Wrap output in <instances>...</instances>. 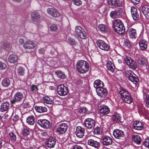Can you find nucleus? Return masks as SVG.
I'll use <instances>...</instances> for the list:
<instances>
[{
	"instance_id": "nucleus-1",
	"label": "nucleus",
	"mask_w": 149,
	"mask_h": 149,
	"mask_svg": "<svg viewBox=\"0 0 149 149\" xmlns=\"http://www.w3.org/2000/svg\"><path fill=\"white\" fill-rule=\"evenodd\" d=\"M114 31L119 34H122L125 32V27L121 20L117 19L114 21L113 25Z\"/></svg>"
},
{
	"instance_id": "nucleus-2",
	"label": "nucleus",
	"mask_w": 149,
	"mask_h": 149,
	"mask_svg": "<svg viewBox=\"0 0 149 149\" xmlns=\"http://www.w3.org/2000/svg\"><path fill=\"white\" fill-rule=\"evenodd\" d=\"M119 93L123 100L125 103L130 104L132 102L130 94L125 89L122 88H119Z\"/></svg>"
},
{
	"instance_id": "nucleus-3",
	"label": "nucleus",
	"mask_w": 149,
	"mask_h": 149,
	"mask_svg": "<svg viewBox=\"0 0 149 149\" xmlns=\"http://www.w3.org/2000/svg\"><path fill=\"white\" fill-rule=\"evenodd\" d=\"M126 75L131 81L133 82L135 84H136L139 79L138 77L131 70H129L126 71Z\"/></svg>"
},
{
	"instance_id": "nucleus-4",
	"label": "nucleus",
	"mask_w": 149,
	"mask_h": 149,
	"mask_svg": "<svg viewBox=\"0 0 149 149\" xmlns=\"http://www.w3.org/2000/svg\"><path fill=\"white\" fill-rule=\"evenodd\" d=\"M124 60L125 63L131 68L134 70L137 68L136 63L130 57L126 56L124 58Z\"/></svg>"
},
{
	"instance_id": "nucleus-5",
	"label": "nucleus",
	"mask_w": 149,
	"mask_h": 149,
	"mask_svg": "<svg viewBox=\"0 0 149 149\" xmlns=\"http://www.w3.org/2000/svg\"><path fill=\"white\" fill-rule=\"evenodd\" d=\"M23 98L24 95L22 93L19 92H17L14 94L10 102L13 104H15L16 103L19 102Z\"/></svg>"
},
{
	"instance_id": "nucleus-6",
	"label": "nucleus",
	"mask_w": 149,
	"mask_h": 149,
	"mask_svg": "<svg viewBox=\"0 0 149 149\" xmlns=\"http://www.w3.org/2000/svg\"><path fill=\"white\" fill-rule=\"evenodd\" d=\"M57 91L58 95L61 96L66 95L68 92L67 87L62 84L58 86Z\"/></svg>"
},
{
	"instance_id": "nucleus-7",
	"label": "nucleus",
	"mask_w": 149,
	"mask_h": 149,
	"mask_svg": "<svg viewBox=\"0 0 149 149\" xmlns=\"http://www.w3.org/2000/svg\"><path fill=\"white\" fill-rule=\"evenodd\" d=\"M97 43L100 48L103 50L108 51L109 49L110 46L103 40H98Z\"/></svg>"
},
{
	"instance_id": "nucleus-8",
	"label": "nucleus",
	"mask_w": 149,
	"mask_h": 149,
	"mask_svg": "<svg viewBox=\"0 0 149 149\" xmlns=\"http://www.w3.org/2000/svg\"><path fill=\"white\" fill-rule=\"evenodd\" d=\"M68 128L67 125L65 123H61L58 125L56 131L60 134L64 133Z\"/></svg>"
},
{
	"instance_id": "nucleus-9",
	"label": "nucleus",
	"mask_w": 149,
	"mask_h": 149,
	"mask_svg": "<svg viewBox=\"0 0 149 149\" xmlns=\"http://www.w3.org/2000/svg\"><path fill=\"white\" fill-rule=\"evenodd\" d=\"M47 13L51 16L57 17L60 15V13L58 10L54 8H50L47 9Z\"/></svg>"
},
{
	"instance_id": "nucleus-10",
	"label": "nucleus",
	"mask_w": 149,
	"mask_h": 149,
	"mask_svg": "<svg viewBox=\"0 0 149 149\" xmlns=\"http://www.w3.org/2000/svg\"><path fill=\"white\" fill-rule=\"evenodd\" d=\"M38 123L44 128H48L50 126L49 122L46 119L38 120Z\"/></svg>"
},
{
	"instance_id": "nucleus-11",
	"label": "nucleus",
	"mask_w": 149,
	"mask_h": 149,
	"mask_svg": "<svg viewBox=\"0 0 149 149\" xmlns=\"http://www.w3.org/2000/svg\"><path fill=\"white\" fill-rule=\"evenodd\" d=\"M56 144L55 139L52 137H50L47 139L45 142L46 146L49 148H52L54 147Z\"/></svg>"
},
{
	"instance_id": "nucleus-12",
	"label": "nucleus",
	"mask_w": 149,
	"mask_h": 149,
	"mask_svg": "<svg viewBox=\"0 0 149 149\" xmlns=\"http://www.w3.org/2000/svg\"><path fill=\"white\" fill-rule=\"evenodd\" d=\"M36 45V44L33 42L28 40L23 44V47L25 49H32L34 48Z\"/></svg>"
},
{
	"instance_id": "nucleus-13",
	"label": "nucleus",
	"mask_w": 149,
	"mask_h": 149,
	"mask_svg": "<svg viewBox=\"0 0 149 149\" xmlns=\"http://www.w3.org/2000/svg\"><path fill=\"white\" fill-rule=\"evenodd\" d=\"M95 125L94 120L91 118H87L84 122V125L88 129H91L92 127L94 126Z\"/></svg>"
},
{
	"instance_id": "nucleus-14",
	"label": "nucleus",
	"mask_w": 149,
	"mask_h": 149,
	"mask_svg": "<svg viewBox=\"0 0 149 149\" xmlns=\"http://www.w3.org/2000/svg\"><path fill=\"white\" fill-rule=\"evenodd\" d=\"M113 135L115 138L118 139H120L121 138L125 136L123 131L118 129H115L114 130Z\"/></svg>"
},
{
	"instance_id": "nucleus-15",
	"label": "nucleus",
	"mask_w": 149,
	"mask_h": 149,
	"mask_svg": "<svg viewBox=\"0 0 149 149\" xmlns=\"http://www.w3.org/2000/svg\"><path fill=\"white\" fill-rule=\"evenodd\" d=\"M97 95L100 97L103 96H106L108 93V92L106 88L103 87L98 88L96 90Z\"/></svg>"
},
{
	"instance_id": "nucleus-16",
	"label": "nucleus",
	"mask_w": 149,
	"mask_h": 149,
	"mask_svg": "<svg viewBox=\"0 0 149 149\" xmlns=\"http://www.w3.org/2000/svg\"><path fill=\"white\" fill-rule=\"evenodd\" d=\"M127 33L129 37L132 39H135L137 37L136 30L133 28L129 29L127 30Z\"/></svg>"
},
{
	"instance_id": "nucleus-17",
	"label": "nucleus",
	"mask_w": 149,
	"mask_h": 149,
	"mask_svg": "<svg viewBox=\"0 0 149 149\" xmlns=\"http://www.w3.org/2000/svg\"><path fill=\"white\" fill-rule=\"evenodd\" d=\"M99 109L100 112L103 114H108L110 111V109L109 107L105 105L100 106Z\"/></svg>"
},
{
	"instance_id": "nucleus-18",
	"label": "nucleus",
	"mask_w": 149,
	"mask_h": 149,
	"mask_svg": "<svg viewBox=\"0 0 149 149\" xmlns=\"http://www.w3.org/2000/svg\"><path fill=\"white\" fill-rule=\"evenodd\" d=\"M31 19L34 22H39L40 19L41 17L40 14L37 12H34L31 15Z\"/></svg>"
},
{
	"instance_id": "nucleus-19",
	"label": "nucleus",
	"mask_w": 149,
	"mask_h": 149,
	"mask_svg": "<svg viewBox=\"0 0 149 149\" xmlns=\"http://www.w3.org/2000/svg\"><path fill=\"white\" fill-rule=\"evenodd\" d=\"M141 11L146 18L149 19V6L144 5L142 7Z\"/></svg>"
},
{
	"instance_id": "nucleus-20",
	"label": "nucleus",
	"mask_w": 149,
	"mask_h": 149,
	"mask_svg": "<svg viewBox=\"0 0 149 149\" xmlns=\"http://www.w3.org/2000/svg\"><path fill=\"white\" fill-rule=\"evenodd\" d=\"M131 12L132 16L134 20H137L139 17L136 8L134 6L131 7Z\"/></svg>"
},
{
	"instance_id": "nucleus-21",
	"label": "nucleus",
	"mask_w": 149,
	"mask_h": 149,
	"mask_svg": "<svg viewBox=\"0 0 149 149\" xmlns=\"http://www.w3.org/2000/svg\"><path fill=\"white\" fill-rule=\"evenodd\" d=\"M148 42L143 39H141L139 42L140 49L143 50L147 47Z\"/></svg>"
},
{
	"instance_id": "nucleus-22",
	"label": "nucleus",
	"mask_w": 149,
	"mask_h": 149,
	"mask_svg": "<svg viewBox=\"0 0 149 149\" xmlns=\"http://www.w3.org/2000/svg\"><path fill=\"white\" fill-rule=\"evenodd\" d=\"M84 61H79L78 62L76 65L77 70L81 73H84Z\"/></svg>"
},
{
	"instance_id": "nucleus-23",
	"label": "nucleus",
	"mask_w": 149,
	"mask_h": 149,
	"mask_svg": "<svg viewBox=\"0 0 149 149\" xmlns=\"http://www.w3.org/2000/svg\"><path fill=\"white\" fill-rule=\"evenodd\" d=\"M102 141L103 145L106 146L111 144L112 142V139L110 137L107 136H104Z\"/></svg>"
},
{
	"instance_id": "nucleus-24",
	"label": "nucleus",
	"mask_w": 149,
	"mask_h": 149,
	"mask_svg": "<svg viewBox=\"0 0 149 149\" xmlns=\"http://www.w3.org/2000/svg\"><path fill=\"white\" fill-rule=\"evenodd\" d=\"M10 104L7 101H3L1 105L0 110L2 112L8 111L9 107Z\"/></svg>"
},
{
	"instance_id": "nucleus-25",
	"label": "nucleus",
	"mask_w": 149,
	"mask_h": 149,
	"mask_svg": "<svg viewBox=\"0 0 149 149\" xmlns=\"http://www.w3.org/2000/svg\"><path fill=\"white\" fill-rule=\"evenodd\" d=\"M75 133L77 137L81 138L84 135V129L80 126L77 127L76 128Z\"/></svg>"
},
{
	"instance_id": "nucleus-26",
	"label": "nucleus",
	"mask_w": 149,
	"mask_h": 149,
	"mask_svg": "<svg viewBox=\"0 0 149 149\" xmlns=\"http://www.w3.org/2000/svg\"><path fill=\"white\" fill-rule=\"evenodd\" d=\"M87 143L89 145L97 149L98 148L100 145L99 142L96 141H95L92 139L89 140L88 141Z\"/></svg>"
},
{
	"instance_id": "nucleus-27",
	"label": "nucleus",
	"mask_w": 149,
	"mask_h": 149,
	"mask_svg": "<svg viewBox=\"0 0 149 149\" xmlns=\"http://www.w3.org/2000/svg\"><path fill=\"white\" fill-rule=\"evenodd\" d=\"M143 125L141 122L139 121H134L133 124V127L137 130H141L143 129Z\"/></svg>"
},
{
	"instance_id": "nucleus-28",
	"label": "nucleus",
	"mask_w": 149,
	"mask_h": 149,
	"mask_svg": "<svg viewBox=\"0 0 149 149\" xmlns=\"http://www.w3.org/2000/svg\"><path fill=\"white\" fill-rule=\"evenodd\" d=\"M18 58L17 56L14 54L10 55L8 58V61L11 63H15L17 62Z\"/></svg>"
},
{
	"instance_id": "nucleus-29",
	"label": "nucleus",
	"mask_w": 149,
	"mask_h": 149,
	"mask_svg": "<svg viewBox=\"0 0 149 149\" xmlns=\"http://www.w3.org/2000/svg\"><path fill=\"white\" fill-rule=\"evenodd\" d=\"M104 86V84L103 82L99 79L95 81L94 83V87L96 88V90L98 88L102 87Z\"/></svg>"
},
{
	"instance_id": "nucleus-30",
	"label": "nucleus",
	"mask_w": 149,
	"mask_h": 149,
	"mask_svg": "<svg viewBox=\"0 0 149 149\" xmlns=\"http://www.w3.org/2000/svg\"><path fill=\"white\" fill-rule=\"evenodd\" d=\"M34 108L37 112L39 113H43L47 111V108L45 107L36 106Z\"/></svg>"
},
{
	"instance_id": "nucleus-31",
	"label": "nucleus",
	"mask_w": 149,
	"mask_h": 149,
	"mask_svg": "<svg viewBox=\"0 0 149 149\" xmlns=\"http://www.w3.org/2000/svg\"><path fill=\"white\" fill-rule=\"evenodd\" d=\"M121 119L120 114L117 113H115L112 116V119L114 123H118L120 121Z\"/></svg>"
},
{
	"instance_id": "nucleus-32",
	"label": "nucleus",
	"mask_w": 149,
	"mask_h": 149,
	"mask_svg": "<svg viewBox=\"0 0 149 149\" xmlns=\"http://www.w3.org/2000/svg\"><path fill=\"white\" fill-rule=\"evenodd\" d=\"M133 141L134 143L139 144L141 142V137L137 135H134L132 136Z\"/></svg>"
},
{
	"instance_id": "nucleus-33",
	"label": "nucleus",
	"mask_w": 149,
	"mask_h": 149,
	"mask_svg": "<svg viewBox=\"0 0 149 149\" xmlns=\"http://www.w3.org/2000/svg\"><path fill=\"white\" fill-rule=\"evenodd\" d=\"M97 29L99 31L102 33H105L107 30V26L104 24H100L98 27Z\"/></svg>"
},
{
	"instance_id": "nucleus-34",
	"label": "nucleus",
	"mask_w": 149,
	"mask_h": 149,
	"mask_svg": "<svg viewBox=\"0 0 149 149\" xmlns=\"http://www.w3.org/2000/svg\"><path fill=\"white\" fill-rule=\"evenodd\" d=\"M55 73L58 77L59 78L64 79L66 77L64 72L61 70H57L55 71Z\"/></svg>"
},
{
	"instance_id": "nucleus-35",
	"label": "nucleus",
	"mask_w": 149,
	"mask_h": 149,
	"mask_svg": "<svg viewBox=\"0 0 149 149\" xmlns=\"http://www.w3.org/2000/svg\"><path fill=\"white\" fill-rule=\"evenodd\" d=\"M107 67L108 69L111 71V72H114L115 67L114 64L112 63L111 61H108L107 64Z\"/></svg>"
},
{
	"instance_id": "nucleus-36",
	"label": "nucleus",
	"mask_w": 149,
	"mask_h": 149,
	"mask_svg": "<svg viewBox=\"0 0 149 149\" xmlns=\"http://www.w3.org/2000/svg\"><path fill=\"white\" fill-rule=\"evenodd\" d=\"M35 122L34 117L32 115L28 116L26 118V122L30 125H33Z\"/></svg>"
},
{
	"instance_id": "nucleus-37",
	"label": "nucleus",
	"mask_w": 149,
	"mask_h": 149,
	"mask_svg": "<svg viewBox=\"0 0 149 149\" xmlns=\"http://www.w3.org/2000/svg\"><path fill=\"white\" fill-rule=\"evenodd\" d=\"M1 84L3 87H7L10 84V80L8 79H5L2 81Z\"/></svg>"
},
{
	"instance_id": "nucleus-38",
	"label": "nucleus",
	"mask_w": 149,
	"mask_h": 149,
	"mask_svg": "<svg viewBox=\"0 0 149 149\" xmlns=\"http://www.w3.org/2000/svg\"><path fill=\"white\" fill-rule=\"evenodd\" d=\"M147 60L144 58L142 57H139L138 60L137 62L138 63L142 65H146Z\"/></svg>"
},
{
	"instance_id": "nucleus-39",
	"label": "nucleus",
	"mask_w": 149,
	"mask_h": 149,
	"mask_svg": "<svg viewBox=\"0 0 149 149\" xmlns=\"http://www.w3.org/2000/svg\"><path fill=\"white\" fill-rule=\"evenodd\" d=\"M17 73L19 76H23L24 74V69L23 67H20L17 69Z\"/></svg>"
},
{
	"instance_id": "nucleus-40",
	"label": "nucleus",
	"mask_w": 149,
	"mask_h": 149,
	"mask_svg": "<svg viewBox=\"0 0 149 149\" xmlns=\"http://www.w3.org/2000/svg\"><path fill=\"white\" fill-rule=\"evenodd\" d=\"M102 130L100 127H97L95 128L94 130V134L98 135L101 134L102 133Z\"/></svg>"
},
{
	"instance_id": "nucleus-41",
	"label": "nucleus",
	"mask_w": 149,
	"mask_h": 149,
	"mask_svg": "<svg viewBox=\"0 0 149 149\" xmlns=\"http://www.w3.org/2000/svg\"><path fill=\"white\" fill-rule=\"evenodd\" d=\"M44 102L47 104H52V100L49 97H45L43 98Z\"/></svg>"
},
{
	"instance_id": "nucleus-42",
	"label": "nucleus",
	"mask_w": 149,
	"mask_h": 149,
	"mask_svg": "<svg viewBox=\"0 0 149 149\" xmlns=\"http://www.w3.org/2000/svg\"><path fill=\"white\" fill-rule=\"evenodd\" d=\"M58 27L56 25L54 24L51 25L50 26V29L52 32H55L58 29Z\"/></svg>"
},
{
	"instance_id": "nucleus-43",
	"label": "nucleus",
	"mask_w": 149,
	"mask_h": 149,
	"mask_svg": "<svg viewBox=\"0 0 149 149\" xmlns=\"http://www.w3.org/2000/svg\"><path fill=\"white\" fill-rule=\"evenodd\" d=\"M117 15V11L115 10L111 11L110 14V17L113 19H115Z\"/></svg>"
},
{
	"instance_id": "nucleus-44",
	"label": "nucleus",
	"mask_w": 149,
	"mask_h": 149,
	"mask_svg": "<svg viewBox=\"0 0 149 149\" xmlns=\"http://www.w3.org/2000/svg\"><path fill=\"white\" fill-rule=\"evenodd\" d=\"M9 135L12 140L14 141H16V136L14 133L12 132H11L9 134Z\"/></svg>"
},
{
	"instance_id": "nucleus-45",
	"label": "nucleus",
	"mask_w": 149,
	"mask_h": 149,
	"mask_svg": "<svg viewBox=\"0 0 149 149\" xmlns=\"http://www.w3.org/2000/svg\"><path fill=\"white\" fill-rule=\"evenodd\" d=\"M23 134L24 136H27L29 135V132L27 128H25L23 130Z\"/></svg>"
},
{
	"instance_id": "nucleus-46",
	"label": "nucleus",
	"mask_w": 149,
	"mask_h": 149,
	"mask_svg": "<svg viewBox=\"0 0 149 149\" xmlns=\"http://www.w3.org/2000/svg\"><path fill=\"white\" fill-rule=\"evenodd\" d=\"M116 0H108V3L111 6H114L116 3Z\"/></svg>"
},
{
	"instance_id": "nucleus-47",
	"label": "nucleus",
	"mask_w": 149,
	"mask_h": 149,
	"mask_svg": "<svg viewBox=\"0 0 149 149\" xmlns=\"http://www.w3.org/2000/svg\"><path fill=\"white\" fill-rule=\"evenodd\" d=\"M117 14H118L119 15L122 16L124 15V10L121 8H119L117 10Z\"/></svg>"
},
{
	"instance_id": "nucleus-48",
	"label": "nucleus",
	"mask_w": 149,
	"mask_h": 149,
	"mask_svg": "<svg viewBox=\"0 0 149 149\" xmlns=\"http://www.w3.org/2000/svg\"><path fill=\"white\" fill-rule=\"evenodd\" d=\"M75 31L78 34L83 31L82 28L80 26H77L75 28Z\"/></svg>"
},
{
	"instance_id": "nucleus-49",
	"label": "nucleus",
	"mask_w": 149,
	"mask_h": 149,
	"mask_svg": "<svg viewBox=\"0 0 149 149\" xmlns=\"http://www.w3.org/2000/svg\"><path fill=\"white\" fill-rule=\"evenodd\" d=\"M7 67L6 65L4 63L0 61V70H4Z\"/></svg>"
},
{
	"instance_id": "nucleus-50",
	"label": "nucleus",
	"mask_w": 149,
	"mask_h": 149,
	"mask_svg": "<svg viewBox=\"0 0 149 149\" xmlns=\"http://www.w3.org/2000/svg\"><path fill=\"white\" fill-rule=\"evenodd\" d=\"M73 3L77 6H79L82 3V2L80 0H72Z\"/></svg>"
},
{
	"instance_id": "nucleus-51",
	"label": "nucleus",
	"mask_w": 149,
	"mask_h": 149,
	"mask_svg": "<svg viewBox=\"0 0 149 149\" xmlns=\"http://www.w3.org/2000/svg\"><path fill=\"white\" fill-rule=\"evenodd\" d=\"M84 73L87 72L89 69V65L86 61H84Z\"/></svg>"
},
{
	"instance_id": "nucleus-52",
	"label": "nucleus",
	"mask_w": 149,
	"mask_h": 149,
	"mask_svg": "<svg viewBox=\"0 0 149 149\" xmlns=\"http://www.w3.org/2000/svg\"><path fill=\"white\" fill-rule=\"evenodd\" d=\"M145 146L149 148V137L146 139L144 141Z\"/></svg>"
},
{
	"instance_id": "nucleus-53",
	"label": "nucleus",
	"mask_w": 149,
	"mask_h": 149,
	"mask_svg": "<svg viewBox=\"0 0 149 149\" xmlns=\"http://www.w3.org/2000/svg\"><path fill=\"white\" fill-rule=\"evenodd\" d=\"M31 89L33 92L35 91L36 90L38 91V87L34 85H33L32 86L31 88Z\"/></svg>"
},
{
	"instance_id": "nucleus-54",
	"label": "nucleus",
	"mask_w": 149,
	"mask_h": 149,
	"mask_svg": "<svg viewBox=\"0 0 149 149\" xmlns=\"http://www.w3.org/2000/svg\"><path fill=\"white\" fill-rule=\"evenodd\" d=\"M145 101L147 107L149 108V95H148L146 96Z\"/></svg>"
},
{
	"instance_id": "nucleus-55",
	"label": "nucleus",
	"mask_w": 149,
	"mask_h": 149,
	"mask_svg": "<svg viewBox=\"0 0 149 149\" xmlns=\"http://www.w3.org/2000/svg\"><path fill=\"white\" fill-rule=\"evenodd\" d=\"M78 34L79 37L80 38L82 39H84V33H83V31L78 33Z\"/></svg>"
},
{
	"instance_id": "nucleus-56",
	"label": "nucleus",
	"mask_w": 149,
	"mask_h": 149,
	"mask_svg": "<svg viewBox=\"0 0 149 149\" xmlns=\"http://www.w3.org/2000/svg\"><path fill=\"white\" fill-rule=\"evenodd\" d=\"M3 46L6 48H8L10 47V45L8 43H4L3 44Z\"/></svg>"
},
{
	"instance_id": "nucleus-57",
	"label": "nucleus",
	"mask_w": 149,
	"mask_h": 149,
	"mask_svg": "<svg viewBox=\"0 0 149 149\" xmlns=\"http://www.w3.org/2000/svg\"><path fill=\"white\" fill-rule=\"evenodd\" d=\"M45 52V51L44 49L43 48H40L38 50V52L39 53L41 54H43Z\"/></svg>"
},
{
	"instance_id": "nucleus-58",
	"label": "nucleus",
	"mask_w": 149,
	"mask_h": 149,
	"mask_svg": "<svg viewBox=\"0 0 149 149\" xmlns=\"http://www.w3.org/2000/svg\"><path fill=\"white\" fill-rule=\"evenodd\" d=\"M72 149H83V148L80 146L75 145L73 147Z\"/></svg>"
},
{
	"instance_id": "nucleus-59",
	"label": "nucleus",
	"mask_w": 149,
	"mask_h": 149,
	"mask_svg": "<svg viewBox=\"0 0 149 149\" xmlns=\"http://www.w3.org/2000/svg\"><path fill=\"white\" fill-rule=\"evenodd\" d=\"M131 1L134 4H137L139 3L140 0H131Z\"/></svg>"
},
{
	"instance_id": "nucleus-60",
	"label": "nucleus",
	"mask_w": 149,
	"mask_h": 149,
	"mask_svg": "<svg viewBox=\"0 0 149 149\" xmlns=\"http://www.w3.org/2000/svg\"><path fill=\"white\" fill-rule=\"evenodd\" d=\"M24 40L22 38H20L19 39V42L21 45H22L24 43Z\"/></svg>"
},
{
	"instance_id": "nucleus-61",
	"label": "nucleus",
	"mask_w": 149,
	"mask_h": 149,
	"mask_svg": "<svg viewBox=\"0 0 149 149\" xmlns=\"http://www.w3.org/2000/svg\"><path fill=\"white\" fill-rule=\"evenodd\" d=\"M29 102L25 103L24 104V108H27L29 107Z\"/></svg>"
},
{
	"instance_id": "nucleus-62",
	"label": "nucleus",
	"mask_w": 149,
	"mask_h": 149,
	"mask_svg": "<svg viewBox=\"0 0 149 149\" xmlns=\"http://www.w3.org/2000/svg\"><path fill=\"white\" fill-rule=\"evenodd\" d=\"M68 41L72 45H74L75 44V41L72 40L71 39H70V40H69Z\"/></svg>"
},
{
	"instance_id": "nucleus-63",
	"label": "nucleus",
	"mask_w": 149,
	"mask_h": 149,
	"mask_svg": "<svg viewBox=\"0 0 149 149\" xmlns=\"http://www.w3.org/2000/svg\"><path fill=\"white\" fill-rule=\"evenodd\" d=\"M124 44L128 47H130V43L128 41H125L124 42Z\"/></svg>"
},
{
	"instance_id": "nucleus-64",
	"label": "nucleus",
	"mask_w": 149,
	"mask_h": 149,
	"mask_svg": "<svg viewBox=\"0 0 149 149\" xmlns=\"http://www.w3.org/2000/svg\"><path fill=\"white\" fill-rule=\"evenodd\" d=\"M141 111L143 114L146 113L147 111L144 108H141Z\"/></svg>"
}]
</instances>
